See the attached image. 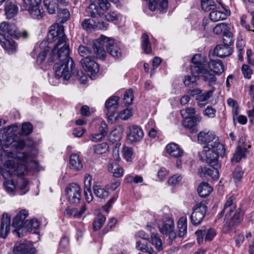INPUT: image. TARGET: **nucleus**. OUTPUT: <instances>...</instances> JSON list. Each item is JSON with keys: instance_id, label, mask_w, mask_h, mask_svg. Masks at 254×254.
I'll return each mask as SVG.
<instances>
[{"instance_id": "nucleus-1", "label": "nucleus", "mask_w": 254, "mask_h": 254, "mask_svg": "<svg viewBox=\"0 0 254 254\" xmlns=\"http://www.w3.org/2000/svg\"><path fill=\"white\" fill-rule=\"evenodd\" d=\"M66 40L63 25L55 23L50 26L47 41L49 43L58 41V43L51 52L48 60L50 63L55 62V75L58 77L64 76L65 79L69 78L74 64L73 60L69 57V47Z\"/></svg>"}, {"instance_id": "nucleus-2", "label": "nucleus", "mask_w": 254, "mask_h": 254, "mask_svg": "<svg viewBox=\"0 0 254 254\" xmlns=\"http://www.w3.org/2000/svg\"><path fill=\"white\" fill-rule=\"evenodd\" d=\"M3 167L0 165V173L5 179L3 186L8 193H13L17 188L23 190L27 187L28 182L24 178L28 172L25 165L7 159L4 162Z\"/></svg>"}, {"instance_id": "nucleus-3", "label": "nucleus", "mask_w": 254, "mask_h": 254, "mask_svg": "<svg viewBox=\"0 0 254 254\" xmlns=\"http://www.w3.org/2000/svg\"><path fill=\"white\" fill-rule=\"evenodd\" d=\"M113 57L119 58L122 56L121 51L114 40L104 35L93 41L92 47L97 58L104 60L106 55L104 47Z\"/></svg>"}, {"instance_id": "nucleus-4", "label": "nucleus", "mask_w": 254, "mask_h": 254, "mask_svg": "<svg viewBox=\"0 0 254 254\" xmlns=\"http://www.w3.org/2000/svg\"><path fill=\"white\" fill-rule=\"evenodd\" d=\"M23 8L28 11L30 15L34 19H41L45 14L42 8L41 0H23Z\"/></svg>"}, {"instance_id": "nucleus-5", "label": "nucleus", "mask_w": 254, "mask_h": 254, "mask_svg": "<svg viewBox=\"0 0 254 254\" xmlns=\"http://www.w3.org/2000/svg\"><path fill=\"white\" fill-rule=\"evenodd\" d=\"M207 207L205 201L196 203L193 207V212L190 215L192 224L198 225L203 220L207 212Z\"/></svg>"}, {"instance_id": "nucleus-6", "label": "nucleus", "mask_w": 254, "mask_h": 254, "mask_svg": "<svg viewBox=\"0 0 254 254\" xmlns=\"http://www.w3.org/2000/svg\"><path fill=\"white\" fill-rule=\"evenodd\" d=\"M65 192L70 203L75 205L79 203L81 199V190L78 184H70L66 188Z\"/></svg>"}, {"instance_id": "nucleus-7", "label": "nucleus", "mask_w": 254, "mask_h": 254, "mask_svg": "<svg viewBox=\"0 0 254 254\" xmlns=\"http://www.w3.org/2000/svg\"><path fill=\"white\" fill-rule=\"evenodd\" d=\"M159 231L164 237H168L170 241L174 240L176 237V234L174 231L175 224L172 218H167L159 225Z\"/></svg>"}, {"instance_id": "nucleus-8", "label": "nucleus", "mask_w": 254, "mask_h": 254, "mask_svg": "<svg viewBox=\"0 0 254 254\" xmlns=\"http://www.w3.org/2000/svg\"><path fill=\"white\" fill-rule=\"evenodd\" d=\"M83 68L88 73L91 79H94L95 75L99 72V66L91 57H86L80 61Z\"/></svg>"}, {"instance_id": "nucleus-9", "label": "nucleus", "mask_w": 254, "mask_h": 254, "mask_svg": "<svg viewBox=\"0 0 254 254\" xmlns=\"http://www.w3.org/2000/svg\"><path fill=\"white\" fill-rule=\"evenodd\" d=\"M193 64L190 66V70L193 76H197L200 73L199 71L205 68L207 62L205 58L200 54L195 55L191 59Z\"/></svg>"}, {"instance_id": "nucleus-10", "label": "nucleus", "mask_w": 254, "mask_h": 254, "mask_svg": "<svg viewBox=\"0 0 254 254\" xmlns=\"http://www.w3.org/2000/svg\"><path fill=\"white\" fill-rule=\"evenodd\" d=\"M224 154L225 151L203 149L202 152V158L206 162L210 165H215L218 163V158L219 156H223Z\"/></svg>"}, {"instance_id": "nucleus-11", "label": "nucleus", "mask_w": 254, "mask_h": 254, "mask_svg": "<svg viewBox=\"0 0 254 254\" xmlns=\"http://www.w3.org/2000/svg\"><path fill=\"white\" fill-rule=\"evenodd\" d=\"M50 47L48 45L47 41L42 42L39 46L35 48L32 53V56L34 57L36 56L37 53L39 54L37 57V63L38 64H41L45 60L47 53L49 52Z\"/></svg>"}, {"instance_id": "nucleus-12", "label": "nucleus", "mask_w": 254, "mask_h": 254, "mask_svg": "<svg viewBox=\"0 0 254 254\" xmlns=\"http://www.w3.org/2000/svg\"><path fill=\"white\" fill-rule=\"evenodd\" d=\"M128 132L127 134L128 139L131 142L140 141L143 137V132L141 128L136 125H132L128 127Z\"/></svg>"}, {"instance_id": "nucleus-13", "label": "nucleus", "mask_w": 254, "mask_h": 254, "mask_svg": "<svg viewBox=\"0 0 254 254\" xmlns=\"http://www.w3.org/2000/svg\"><path fill=\"white\" fill-rule=\"evenodd\" d=\"M184 120L182 122L183 126L188 128L191 133L196 132L197 131L196 126L200 123L202 118L200 115H197L191 117L183 118Z\"/></svg>"}, {"instance_id": "nucleus-14", "label": "nucleus", "mask_w": 254, "mask_h": 254, "mask_svg": "<svg viewBox=\"0 0 254 254\" xmlns=\"http://www.w3.org/2000/svg\"><path fill=\"white\" fill-rule=\"evenodd\" d=\"M13 253L14 254H34L36 249L29 244L17 242L14 245Z\"/></svg>"}, {"instance_id": "nucleus-15", "label": "nucleus", "mask_w": 254, "mask_h": 254, "mask_svg": "<svg viewBox=\"0 0 254 254\" xmlns=\"http://www.w3.org/2000/svg\"><path fill=\"white\" fill-rule=\"evenodd\" d=\"M0 44L9 54L14 53L17 50V45L12 39H8L0 33Z\"/></svg>"}, {"instance_id": "nucleus-16", "label": "nucleus", "mask_w": 254, "mask_h": 254, "mask_svg": "<svg viewBox=\"0 0 254 254\" xmlns=\"http://www.w3.org/2000/svg\"><path fill=\"white\" fill-rule=\"evenodd\" d=\"M17 30V28L14 23L3 22L0 24V33L4 37L7 35L14 38Z\"/></svg>"}, {"instance_id": "nucleus-17", "label": "nucleus", "mask_w": 254, "mask_h": 254, "mask_svg": "<svg viewBox=\"0 0 254 254\" xmlns=\"http://www.w3.org/2000/svg\"><path fill=\"white\" fill-rule=\"evenodd\" d=\"M209 167H201L198 171V174L200 177H206L208 176L212 179L216 180L219 177V172L217 169L213 167L214 165H210Z\"/></svg>"}, {"instance_id": "nucleus-18", "label": "nucleus", "mask_w": 254, "mask_h": 254, "mask_svg": "<svg viewBox=\"0 0 254 254\" xmlns=\"http://www.w3.org/2000/svg\"><path fill=\"white\" fill-rule=\"evenodd\" d=\"M4 10L6 18L11 19L17 14L19 8L15 2L7 0L4 4Z\"/></svg>"}, {"instance_id": "nucleus-19", "label": "nucleus", "mask_w": 254, "mask_h": 254, "mask_svg": "<svg viewBox=\"0 0 254 254\" xmlns=\"http://www.w3.org/2000/svg\"><path fill=\"white\" fill-rule=\"evenodd\" d=\"M199 72L198 75L194 76L202 77L203 81L207 82L209 86L212 87L216 84L217 78L213 73L208 70L206 68H203Z\"/></svg>"}, {"instance_id": "nucleus-20", "label": "nucleus", "mask_w": 254, "mask_h": 254, "mask_svg": "<svg viewBox=\"0 0 254 254\" xmlns=\"http://www.w3.org/2000/svg\"><path fill=\"white\" fill-rule=\"evenodd\" d=\"M167 153L171 156L174 158L182 157L184 154V151L179 145L175 143L168 144L166 147Z\"/></svg>"}, {"instance_id": "nucleus-21", "label": "nucleus", "mask_w": 254, "mask_h": 254, "mask_svg": "<svg viewBox=\"0 0 254 254\" xmlns=\"http://www.w3.org/2000/svg\"><path fill=\"white\" fill-rule=\"evenodd\" d=\"M92 182V177L88 174L84 176V194L88 202H91L93 199V195L92 194L91 187Z\"/></svg>"}, {"instance_id": "nucleus-22", "label": "nucleus", "mask_w": 254, "mask_h": 254, "mask_svg": "<svg viewBox=\"0 0 254 254\" xmlns=\"http://www.w3.org/2000/svg\"><path fill=\"white\" fill-rule=\"evenodd\" d=\"M107 132V125L104 122H102L99 128V132L91 134L90 137V139L93 142L101 141L106 136Z\"/></svg>"}, {"instance_id": "nucleus-23", "label": "nucleus", "mask_w": 254, "mask_h": 254, "mask_svg": "<svg viewBox=\"0 0 254 254\" xmlns=\"http://www.w3.org/2000/svg\"><path fill=\"white\" fill-rule=\"evenodd\" d=\"M207 64L211 71L218 75L221 74L224 70V65L220 60H210Z\"/></svg>"}, {"instance_id": "nucleus-24", "label": "nucleus", "mask_w": 254, "mask_h": 254, "mask_svg": "<svg viewBox=\"0 0 254 254\" xmlns=\"http://www.w3.org/2000/svg\"><path fill=\"white\" fill-rule=\"evenodd\" d=\"M216 136V134L212 131L204 130L200 131L198 134L197 139L200 143L204 145V146H206Z\"/></svg>"}, {"instance_id": "nucleus-25", "label": "nucleus", "mask_w": 254, "mask_h": 254, "mask_svg": "<svg viewBox=\"0 0 254 254\" xmlns=\"http://www.w3.org/2000/svg\"><path fill=\"white\" fill-rule=\"evenodd\" d=\"M234 199L235 198L233 196H230L227 199L224 204L221 214H224L226 212V217L231 215L232 213H233L236 208V205L234 202Z\"/></svg>"}, {"instance_id": "nucleus-26", "label": "nucleus", "mask_w": 254, "mask_h": 254, "mask_svg": "<svg viewBox=\"0 0 254 254\" xmlns=\"http://www.w3.org/2000/svg\"><path fill=\"white\" fill-rule=\"evenodd\" d=\"M214 53L217 56L224 58L230 55L232 53V50L230 47L220 44L215 47Z\"/></svg>"}, {"instance_id": "nucleus-27", "label": "nucleus", "mask_w": 254, "mask_h": 254, "mask_svg": "<svg viewBox=\"0 0 254 254\" xmlns=\"http://www.w3.org/2000/svg\"><path fill=\"white\" fill-rule=\"evenodd\" d=\"M28 215V212L25 209L21 210L14 218L12 225L15 227H19L24 225L23 221Z\"/></svg>"}, {"instance_id": "nucleus-28", "label": "nucleus", "mask_w": 254, "mask_h": 254, "mask_svg": "<svg viewBox=\"0 0 254 254\" xmlns=\"http://www.w3.org/2000/svg\"><path fill=\"white\" fill-rule=\"evenodd\" d=\"M10 217L7 213H3L1 218L0 230L3 233L4 238L8 235L10 230Z\"/></svg>"}, {"instance_id": "nucleus-29", "label": "nucleus", "mask_w": 254, "mask_h": 254, "mask_svg": "<svg viewBox=\"0 0 254 254\" xmlns=\"http://www.w3.org/2000/svg\"><path fill=\"white\" fill-rule=\"evenodd\" d=\"M215 89V88L212 87L211 90L203 93H201L196 96V100L198 101L197 105L199 107H202L204 105V104L201 102L207 101L212 96Z\"/></svg>"}, {"instance_id": "nucleus-30", "label": "nucleus", "mask_w": 254, "mask_h": 254, "mask_svg": "<svg viewBox=\"0 0 254 254\" xmlns=\"http://www.w3.org/2000/svg\"><path fill=\"white\" fill-rule=\"evenodd\" d=\"M203 149H212L213 150L225 151L224 145L220 143L218 136L213 138L211 141L206 146H203Z\"/></svg>"}, {"instance_id": "nucleus-31", "label": "nucleus", "mask_w": 254, "mask_h": 254, "mask_svg": "<svg viewBox=\"0 0 254 254\" xmlns=\"http://www.w3.org/2000/svg\"><path fill=\"white\" fill-rule=\"evenodd\" d=\"M70 167L71 169L78 171L83 167L82 163L79 156L77 154H72L69 159Z\"/></svg>"}, {"instance_id": "nucleus-32", "label": "nucleus", "mask_w": 254, "mask_h": 254, "mask_svg": "<svg viewBox=\"0 0 254 254\" xmlns=\"http://www.w3.org/2000/svg\"><path fill=\"white\" fill-rule=\"evenodd\" d=\"M108 170L116 178L122 177L124 175L123 168L116 163H110L108 166Z\"/></svg>"}, {"instance_id": "nucleus-33", "label": "nucleus", "mask_w": 254, "mask_h": 254, "mask_svg": "<svg viewBox=\"0 0 254 254\" xmlns=\"http://www.w3.org/2000/svg\"><path fill=\"white\" fill-rule=\"evenodd\" d=\"M212 190V188L207 183H201L197 188L198 193L202 197L208 196Z\"/></svg>"}, {"instance_id": "nucleus-34", "label": "nucleus", "mask_w": 254, "mask_h": 254, "mask_svg": "<svg viewBox=\"0 0 254 254\" xmlns=\"http://www.w3.org/2000/svg\"><path fill=\"white\" fill-rule=\"evenodd\" d=\"M98 7H99L95 0H90V3L86 8V12L92 17L95 18L100 16V13Z\"/></svg>"}, {"instance_id": "nucleus-35", "label": "nucleus", "mask_w": 254, "mask_h": 254, "mask_svg": "<svg viewBox=\"0 0 254 254\" xmlns=\"http://www.w3.org/2000/svg\"><path fill=\"white\" fill-rule=\"evenodd\" d=\"M86 207L85 205L82 206L79 210L76 208H67L64 211V215L68 217H73L75 218L80 217L85 212Z\"/></svg>"}, {"instance_id": "nucleus-36", "label": "nucleus", "mask_w": 254, "mask_h": 254, "mask_svg": "<svg viewBox=\"0 0 254 254\" xmlns=\"http://www.w3.org/2000/svg\"><path fill=\"white\" fill-rule=\"evenodd\" d=\"M178 235L183 237L187 232V219L186 217H181L178 222Z\"/></svg>"}, {"instance_id": "nucleus-37", "label": "nucleus", "mask_w": 254, "mask_h": 254, "mask_svg": "<svg viewBox=\"0 0 254 254\" xmlns=\"http://www.w3.org/2000/svg\"><path fill=\"white\" fill-rule=\"evenodd\" d=\"M94 153L97 155L106 154L109 151L108 143L103 142L93 146Z\"/></svg>"}, {"instance_id": "nucleus-38", "label": "nucleus", "mask_w": 254, "mask_h": 254, "mask_svg": "<svg viewBox=\"0 0 254 254\" xmlns=\"http://www.w3.org/2000/svg\"><path fill=\"white\" fill-rule=\"evenodd\" d=\"M230 25L225 23L217 24L213 28V32L216 35H224L230 31Z\"/></svg>"}, {"instance_id": "nucleus-39", "label": "nucleus", "mask_w": 254, "mask_h": 254, "mask_svg": "<svg viewBox=\"0 0 254 254\" xmlns=\"http://www.w3.org/2000/svg\"><path fill=\"white\" fill-rule=\"evenodd\" d=\"M93 191L97 197L101 199H105L109 195L108 191L100 185L93 186Z\"/></svg>"}, {"instance_id": "nucleus-40", "label": "nucleus", "mask_w": 254, "mask_h": 254, "mask_svg": "<svg viewBox=\"0 0 254 254\" xmlns=\"http://www.w3.org/2000/svg\"><path fill=\"white\" fill-rule=\"evenodd\" d=\"M43 2L49 14H52L55 13L58 9V0H44Z\"/></svg>"}, {"instance_id": "nucleus-41", "label": "nucleus", "mask_w": 254, "mask_h": 254, "mask_svg": "<svg viewBox=\"0 0 254 254\" xmlns=\"http://www.w3.org/2000/svg\"><path fill=\"white\" fill-rule=\"evenodd\" d=\"M74 64H73V65L72 67V69L71 70V74L70 75L69 78L65 79L64 78V76H62V77H63V79L64 80H68L70 78L71 75L72 74L74 76H75L77 78V79L81 82V83L85 84L87 81V76H86V75L84 74L82 71L77 70V71H74ZM56 76L57 78H60V77H57L56 75ZM61 77H62V76H61ZM60 78H61V77H60Z\"/></svg>"}, {"instance_id": "nucleus-42", "label": "nucleus", "mask_w": 254, "mask_h": 254, "mask_svg": "<svg viewBox=\"0 0 254 254\" xmlns=\"http://www.w3.org/2000/svg\"><path fill=\"white\" fill-rule=\"evenodd\" d=\"M142 48L146 54H149L152 51L151 44L149 41V37L146 33H143L141 37Z\"/></svg>"}, {"instance_id": "nucleus-43", "label": "nucleus", "mask_w": 254, "mask_h": 254, "mask_svg": "<svg viewBox=\"0 0 254 254\" xmlns=\"http://www.w3.org/2000/svg\"><path fill=\"white\" fill-rule=\"evenodd\" d=\"M209 18L212 21L217 22L226 18V15L222 11L219 10L212 11L209 13Z\"/></svg>"}, {"instance_id": "nucleus-44", "label": "nucleus", "mask_w": 254, "mask_h": 254, "mask_svg": "<svg viewBox=\"0 0 254 254\" xmlns=\"http://www.w3.org/2000/svg\"><path fill=\"white\" fill-rule=\"evenodd\" d=\"M70 13L66 8L60 9L58 12V21L60 23H64L69 18Z\"/></svg>"}, {"instance_id": "nucleus-45", "label": "nucleus", "mask_w": 254, "mask_h": 254, "mask_svg": "<svg viewBox=\"0 0 254 254\" xmlns=\"http://www.w3.org/2000/svg\"><path fill=\"white\" fill-rule=\"evenodd\" d=\"M40 224L39 221L35 219L26 220L24 223V227L28 231H31L33 229L39 228Z\"/></svg>"}, {"instance_id": "nucleus-46", "label": "nucleus", "mask_w": 254, "mask_h": 254, "mask_svg": "<svg viewBox=\"0 0 254 254\" xmlns=\"http://www.w3.org/2000/svg\"><path fill=\"white\" fill-rule=\"evenodd\" d=\"M201 7L202 10L205 11H208L214 10L216 6L213 0H201Z\"/></svg>"}, {"instance_id": "nucleus-47", "label": "nucleus", "mask_w": 254, "mask_h": 254, "mask_svg": "<svg viewBox=\"0 0 254 254\" xmlns=\"http://www.w3.org/2000/svg\"><path fill=\"white\" fill-rule=\"evenodd\" d=\"M136 248L143 253H147L149 254H156V253L151 247H148L146 244L138 241L136 243Z\"/></svg>"}, {"instance_id": "nucleus-48", "label": "nucleus", "mask_w": 254, "mask_h": 254, "mask_svg": "<svg viewBox=\"0 0 254 254\" xmlns=\"http://www.w3.org/2000/svg\"><path fill=\"white\" fill-rule=\"evenodd\" d=\"M119 97L114 96L110 97L105 103V107L108 111L115 110L118 106Z\"/></svg>"}, {"instance_id": "nucleus-49", "label": "nucleus", "mask_w": 254, "mask_h": 254, "mask_svg": "<svg viewBox=\"0 0 254 254\" xmlns=\"http://www.w3.org/2000/svg\"><path fill=\"white\" fill-rule=\"evenodd\" d=\"M29 141L27 139L26 140L18 139L13 142L11 148L12 150H15L17 152L22 150L26 146V142Z\"/></svg>"}, {"instance_id": "nucleus-50", "label": "nucleus", "mask_w": 254, "mask_h": 254, "mask_svg": "<svg viewBox=\"0 0 254 254\" xmlns=\"http://www.w3.org/2000/svg\"><path fill=\"white\" fill-rule=\"evenodd\" d=\"M247 150H244L242 149L237 148V150L231 159L233 163L240 162L242 158L245 157V153Z\"/></svg>"}, {"instance_id": "nucleus-51", "label": "nucleus", "mask_w": 254, "mask_h": 254, "mask_svg": "<svg viewBox=\"0 0 254 254\" xmlns=\"http://www.w3.org/2000/svg\"><path fill=\"white\" fill-rule=\"evenodd\" d=\"M151 240L153 245L155 246L156 250L158 252L163 250L162 241L157 234L152 233L151 235Z\"/></svg>"}, {"instance_id": "nucleus-52", "label": "nucleus", "mask_w": 254, "mask_h": 254, "mask_svg": "<svg viewBox=\"0 0 254 254\" xmlns=\"http://www.w3.org/2000/svg\"><path fill=\"white\" fill-rule=\"evenodd\" d=\"M92 22L95 21L91 19H85L81 23L83 29L90 32L95 30V23L93 24Z\"/></svg>"}, {"instance_id": "nucleus-53", "label": "nucleus", "mask_w": 254, "mask_h": 254, "mask_svg": "<svg viewBox=\"0 0 254 254\" xmlns=\"http://www.w3.org/2000/svg\"><path fill=\"white\" fill-rule=\"evenodd\" d=\"M245 46V41L241 37L239 38L238 39V40L237 42L236 47H237V49H238V59L241 61H243V57L242 54H243V50Z\"/></svg>"}, {"instance_id": "nucleus-54", "label": "nucleus", "mask_w": 254, "mask_h": 254, "mask_svg": "<svg viewBox=\"0 0 254 254\" xmlns=\"http://www.w3.org/2000/svg\"><path fill=\"white\" fill-rule=\"evenodd\" d=\"M106 220V217L102 215H99L96 218V219L95 220L94 223H93V229L95 231H97L99 230L103 224H104Z\"/></svg>"}, {"instance_id": "nucleus-55", "label": "nucleus", "mask_w": 254, "mask_h": 254, "mask_svg": "<svg viewBox=\"0 0 254 254\" xmlns=\"http://www.w3.org/2000/svg\"><path fill=\"white\" fill-rule=\"evenodd\" d=\"M122 152L124 158L127 161H130L131 160V156L133 154V150L131 147L124 146L123 147Z\"/></svg>"}, {"instance_id": "nucleus-56", "label": "nucleus", "mask_w": 254, "mask_h": 254, "mask_svg": "<svg viewBox=\"0 0 254 254\" xmlns=\"http://www.w3.org/2000/svg\"><path fill=\"white\" fill-rule=\"evenodd\" d=\"M233 34L230 32H228L226 34L223 35V45L230 47L233 43Z\"/></svg>"}, {"instance_id": "nucleus-57", "label": "nucleus", "mask_w": 254, "mask_h": 254, "mask_svg": "<svg viewBox=\"0 0 254 254\" xmlns=\"http://www.w3.org/2000/svg\"><path fill=\"white\" fill-rule=\"evenodd\" d=\"M133 99L132 91L129 89L124 94V101L126 105H130L132 104Z\"/></svg>"}, {"instance_id": "nucleus-58", "label": "nucleus", "mask_w": 254, "mask_h": 254, "mask_svg": "<svg viewBox=\"0 0 254 254\" xmlns=\"http://www.w3.org/2000/svg\"><path fill=\"white\" fill-rule=\"evenodd\" d=\"M180 112L183 118L190 117V116H193L195 113V109L193 107H187L181 110Z\"/></svg>"}, {"instance_id": "nucleus-59", "label": "nucleus", "mask_w": 254, "mask_h": 254, "mask_svg": "<svg viewBox=\"0 0 254 254\" xmlns=\"http://www.w3.org/2000/svg\"><path fill=\"white\" fill-rule=\"evenodd\" d=\"M78 51L79 54L81 57H84V58H86V57H91V51L88 47L80 45L78 47Z\"/></svg>"}, {"instance_id": "nucleus-60", "label": "nucleus", "mask_w": 254, "mask_h": 254, "mask_svg": "<svg viewBox=\"0 0 254 254\" xmlns=\"http://www.w3.org/2000/svg\"><path fill=\"white\" fill-rule=\"evenodd\" d=\"M125 181L127 183L131 184L134 183L137 184L143 182V178L139 176H133L129 175L126 177Z\"/></svg>"}, {"instance_id": "nucleus-61", "label": "nucleus", "mask_w": 254, "mask_h": 254, "mask_svg": "<svg viewBox=\"0 0 254 254\" xmlns=\"http://www.w3.org/2000/svg\"><path fill=\"white\" fill-rule=\"evenodd\" d=\"M216 111L211 106H207L203 111V114L204 116L209 118H213L216 115Z\"/></svg>"}, {"instance_id": "nucleus-62", "label": "nucleus", "mask_w": 254, "mask_h": 254, "mask_svg": "<svg viewBox=\"0 0 254 254\" xmlns=\"http://www.w3.org/2000/svg\"><path fill=\"white\" fill-rule=\"evenodd\" d=\"M242 72L245 78L250 79L253 74V70L247 64H243L241 68Z\"/></svg>"}, {"instance_id": "nucleus-63", "label": "nucleus", "mask_w": 254, "mask_h": 254, "mask_svg": "<svg viewBox=\"0 0 254 254\" xmlns=\"http://www.w3.org/2000/svg\"><path fill=\"white\" fill-rule=\"evenodd\" d=\"M33 130V126L29 123H23L22 126L21 133L23 135H29Z\"/></svg>"}, {"instance_id": "nucleus-64", "label": "nucleus", "mask_w": 254, "mask_h": 254, "mask_svg": "<svg viewBox=\"0 0 254 254\" xmlns=\"http://www.w3.org/2000/svg\"><path fill=\"white\" fill-rule=\"evenodd\" d=\"M132 115V111L129 109H125L120 112L118 117L123 120L128 119Z\"/></svg>"}]
</instances>
